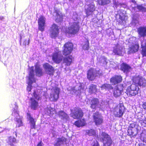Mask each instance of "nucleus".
Returning <instances> with one entry per match:
<instances>
[{"label":"nucleus","instance_id":"nucleus-1","mask_svg":"<svg viewBox=\"0 0 146 146\" xmlns=\"http://www.w3.org/2000/svg\"><path fill=\"white\" fill-rule=\"evenodd\" d=\"M73 49V44L70 42H68L64 44L63 46L62 51L63 54L66 56L63 57V62L66 66L70 65L72 62L73 58L72 55H70L72 52Z\"/></svg>","mask_w":146,"mask_h":146},{"label":"nucleus","instance_id":"nucleus-2","mask_svg":"<svg viewBox=\"0 0 146 146\" xmlns=\"http://www.w3.org/2000/svg\"><path fill=\"white\" fill-rule=\"evenodd\" d=\"M139 90L138 86L133 83L127 87L125 93L129 97L134 96L138 94Z\"/></svg>","mask_w":146,"mask_h":146},{"label":"nucleus","instance_id":"nucleus-3","mask_svg":"<svg viewBox=\"0 0 146 146\" xmlns=\"http://www.w3.org/2000/svg\"><path fill=\"white\" fill-rule=\"evenodd\" d=\"M71 111V116L74 119L81 118L84 116V113L83 110L79 107H75Z\"/></svg>","mask_w":146,"mask_h":146},{"label":"nucleus","instance_id":"nucleus-4","mask_svg":"<svg viewBox=\"0 0 146 146\" xmlns=\"http://www.w3.org/2000/svg\"><path fill=\"white\" fill-rule=\"evenodd\" d=\"M125 108L123 104L120 103L118 107L114 109L113 111V114L115 117L119 118L121 117L125 112Z\"/></svg>","mask_w":146,"mask_h":146},{"label":"nucleus","instance_id":"nucleus-5","mask_svg":"<svg viewBox=\"0 0 146 146\" xmlns=\"http://www.w3.org/2000/svg\"><path fill=\"white\" fill-rule=\"evenodd\" d=\"M133 83L139 86L145 87L146 86V80L140 75L133 76L132 79Z\"/></svg>","mask_w":146,"mask_h":146},{"label":"nucleus","instance_id":"nucleus-6","mask_svg":"<svg viewBox=\"0 0 146 146\" xmlns=\"http://www.w3.org/2000/svg\"><path fill=\"white\" fill-rule=\"evenodd\" d=\"M53 53L52 55V59L54 62L56 64L60 63L62 60L63 56L62 54L61 51L59 49Z\"/></svg>","mask_w":146,"mask_h":146},{"label":"nucleus","instance_id":"nucleus-7","mask_svg":"<svg viewBox=\"0 0 146 146\" xmlns=\"http://www.w3.org/2000/svg\"><path fill=\"white\" fill-rule=\"evenodd\" d=\"M93 118L94 122L96 126L101 125L104 122L103 117L98 111H96L93 113Z\"/></svg>","mask_w":146,"mask_h":146},{"label":"nucleus","instance_id":"nucleus-8","mask_svg":"<svg viewBox=\"0 0 146 146\" xmlns=\"http://www.w3.org/2000/svg\"><path fill=\"white\" fill-rule=\"evenodd\" d=\"M101 135L103 146H111L113 141L110 137L104 132H102Z\"/></svg>","mask_w":146,"mask_h":146},{"label":"nucleus","instance_id":"nucleus-9","mask_svg":"<svg viewBox=\"0 0 146 146\" xmlns=\"http://www.w3.org/2000/svg\"><path fill=\"white\" fill-rule=\"evenodd\" d=\"M50 37L52 38H55L58 36L59 33V29L56 24L53 23L50 28Z\"/></svg>","mask_w":146,"mask_h":146},{"label":"nucleus","instance_id":"nucleus-10","mask_svg":"<svg viewBox=\"0 0 146 146\" xmlns=\"http://www.w3.org/2000/svg\"><path fill=\"white\" fill-rule=\"evenodd\" d=\"M79 29L80 26L78 23L74 22L68 27V33L70 34L75 35L78 33Z\"/></svg>","mask_w":146,"mask_h":146},{"label":"nucleus","instance_id":"nucleus-11","mask_svg":"<svg viewBox=\"0 0 146 146\" xmlns=\"http://www.w3.org/2000/svg\"><path fill=\"white\" fill-rule=\"evenodd\" d=\"M125 14V11L122 9L119 10L118 13L119 16L118 20L117 21L118 24L122 25L125 22L126 20L127 19V17Z\"/></svg>","mask_w":146,"mask_h":146},{"label":"nucleus","instance_id":"nucleus-12","mask_svg":"<svg viewBox=\"0 0 146 146\" xmlns=\"http://www.w3.org/2000/svg\"><path fill=\"white\" fill-rule=\"evenodd\" d=\"M46 18L43 15H40L38 21V29L42 32L44 31L46 26Z\"/></svg>","mask_w":146,"mask_h":146},{"label":"nucleus","instance_id":"nucleus-13","mask_svg":"<svg viewBox=\"0 0 146 146\" xmlns=\"http://www.w3.org/2000/svg\"><path fill=\"white\" fill-rule=\"evenodd\" d=\"M123 80L122 77L120 75H115L110 79V82L113 85L120 83Z\"/></svg>","mask_w":146,"mask_h":146},{"label":"nucleus","instance_id":"nucleus-14","mask_svg":"<svg viewBox=\"0 0 146 146\" xmlns=\"http://www.w3.org/2000/svg\"><path fill=\"white\" fill-rule=\"evenodd\" d=\"M120 70L123 73H128L132 69L131 67L128 64L125 62H122L120 65Z\"/></svg>","mask_w":146,"mask_h":146},{"label":"nucleus","instance_id":"nucleus-15","mask_svg":"<svg viewBox=\"0 0 146 146\" xmlns=\"http://www.w3.org/2000/svg\"><path fill=\"white\" fill-rule=\"evenodd\" d=\"M96 74L95 72L94 69L92 68H90L87 71V79L90 81H93L95 79L96 76Z\"/></svg>","mask_w":146,"mask_h":146},{"label":"nucleus","instance_id":"nucleus-16","mask_svg":"<svg viewBox=\"0 0 146 146\" xmlns=\"http://www.w3.org/2000/svg\"><path fill=\"white\" fill-rule=\"evenodd\" d=\"M43 67L50 75H53L55 70L54 68L48 63H45L43 64Z\"/></svg>","mask_w":146,"mask_h":146},{"label":"nucleus","instance_id":"nucleus-17","mask_svg":"<svg viewBox=\"0 0 146 146\" xmlns=\"http://www.w3.org/2000/svg\"><path fill=\"white\" fill-rule=\"evenodd\" d=\"M54 93L53 94H50V99L51 101L56 102L57 101L59 98V89L57 87H55L54 89Z\"/></svg>","mask_w":146,"mask_h":146},{"label":"nucleus","instance_id":"nucleus-18","mask_svg":"<svg viewBox=\"0 0 146 146\" xmlns=\"http://www.w3.org/2000/svg\"><path fill=\"white\" fill-rule=\"evenodd\" d=\"M139 48L138 43L133 44L129 47L127 53L128 54L135 53L138 51Z\"/></svg>","mask_w":146,"mask_h":146},{"label":"nucleus","instance_id":"nucleus-19","mask_svg":"<svg viewBox=\"0 0 146 146\" xmlns=\"http://www.w3.org/2000/svg\"><path fill=\"white\" fill-rule=\"evenodd\" d=\"M54 13L56 14L55 21L57 23H61L63 20L64 15L60 11L58 10H54Z\"/></svg>","mask_w":146,"mask_h":146},{"label":"nucleus","instance_id":"nucleus-20","mask_svg":"<svg viewBox=\"0 0 146 146\" xmlns=\"http://www.w3.org/2000/svg\"><path fill=\"white\" fill-rule=\"evenodd\" d=\"M30 107L34 110H36L39 107L38 101L35 100L33 98L31 97L30 99Z\"/></svg>","mask_w":146,"mask_h":146},{"label":"nucleus","instance_id":"nucleus-21","mask_svg":"<svg viewBox=\"0 0 146 146\" xmlns=\"http://www.w3.org/2000/svg\"><path fill=\"white\" fill-rule=\"evenodd\" d=\"M99 104V100L97 98H93L90 101V107L92 109L96 110Z\"/></svg>","mask_w":146,"mask_h":146},{"label":"nucleus","instance_id":"nucleus-22","mask_svg":"<svg viewBox=\"0 0 146 146\" xmlns=\"http://www.w3.org/2000/svg\"><path fill=\"white\" fill-rule=\"evenodd\" d=\"M137 31L140 37H146V26L139 27L137 28Z\"/></svg>","mask_w":146,"mask_h":146},{"label":"nucleus","instance_id":"nucleus-23","mask_svg":"<svg viewBox=\"0 0 146 146\" xmlns=\"http://www.w3.org/2000/svg\"><path fill=\"white\" fill-rule=\"evenodd\" d=\"M88 7L86 11V13L87 17L90 15V13H93L95 10V5L93 3L89 4Z\"/></svg>","mask_w":146,"mask_h":146},{"label":"nucleus","instance_id":"nucleus-24","mask_svg":"<svg viewBox=\"0 0 146 146\" xmlns=\"http://www.w3.org/2000/svg\"><path fill=\"white\" fill-rule=\"evenodd\" d=\"M58 115L62 120H65L66 121L69 119V117L68 115L63 111L61 110L58 111Z\"/></svg>","mask_w":146,"mask_h":146},{"label":"nucleus","instance_id":"nucleus-25","mask_svg":"<svg viewBox=\"0 0 146 146\" xmlns=\"http://www.w3.org/2000/svg\"><path fill=\"white\" fill-rule=\"evenodd\" d=\"M79 119L74 122V124L78 127L84 126L86 124L85 119L84 118Z\"/></svg>","mask_w":146,"mask_h":146},{"label":"nucleus","instance_id":"nucleus-26","mask_svg":"<svg viewBox=\"0 0 146 146\" xmlns=\"http://www.w3.org/2000/svg\"><path fill=\"white\" fill-rule=\"evenodd\" d=\"M123 90L119 89L118 85H116L113 90V96L116 97H118L121 94Z\"/></svg>","mask_w":146,"mask_h":146},{"label":"nucleus","instance_id":"nucleus-27","mask_svg":"<svg viewBox=\"0 0 146 146\" xmlns=\"http://www.w3.org/2000/svg\"><path fill=\"white\" fill-rule=\"evenodd\" d=\"M113 52L115 55L120 56H123V48L121 47L118 46L117 45L115 46V47L113 48Z\"/></svg>","mask_w":146,"mask_h":146},{"label":"nucleus","instance_id":"nucleus-28","mask_svg":"<svg viewBox=\"0 0 146 146\" xmlns=\"http://www.w3.org/2000/svg\"><path fill=\"white\" fill-rule=\"evenodd\" d=\"M96 130L91 129L86 130V133L89 136L98 137V135Z\"/></svg>","mask_w":146,"mask_h":146},{"label":"nucleus","instance_id":"nucleus-29","mask_svg":"<svg viewBox=\"0 0 146 146\" xmlns=\"http://www.w3.org/2000/svg\"><path fill=\"white\" fill-rule=\"evenodd\" d=\"M35 67L36 75L39 77L42 76L43 75L42 69L40 68V65L36 64L35 65Z\"/></svg>","mask_w":146,"mask_h":146},{"label":"nucleus","instance_id":"nucleus-30","mask_svg":"<svg viewBox=\"0 0 146 146\" xmlns=\"http://www.w3.org/2000/svg\"><path fill=\"white\" fill-rule=\"evenodd\" d=\"M141 54L142 57L146 56V43L145 41H142L141 42Z\"/></svg>","mask_w":146,"mask_h":146},{"label":"nucleus","instance_id":"nucleus-31","mask_svg":"<svg viewBox=\"0 0 146 146\" xmlns=\"http://www.w3.org/2000/svg\"><path fill=\"white\" fill-rule=\"evenodd\" d=\"M16 140L14 137L10 136L8 137L7 143L8 145L11 146H14V144L16 143Z\"/></svg>","mask_w":146,"mask_h":146},{"label":"nucleus","instance_id":"nucleus-32","mask_svg":"<svg viewBox=\"0 0 146 146\" xmlns=\"http://www.w3.org/2000/svg\"><path fill=\"white\" fill-rule=\"evenodd\" d=\"M101 89L102 90H110L113 89V87L110 84H104L101 86Z\"/></svg>","mask_w":146,"mask_h":146},{"label":"nucleus","instance_id":"nucleus-33","mask_svg":"<svg viewBox=\"0 0 146 146\" xmlns=\"http://www.w3.org/2000/svg\"><path fill=\"white\" fill-rule=\"evenodd\" d=\"M30 71L29 75V80H34V79H35L34 78V70L33 67L32 66L30 68Z\"/></svg>","mask_w":146,"mask_h":146},{"label":"nucleus","instance_id":"nucleus-34","mask_svg":"<svg viewBox=\"0 0 146 146\" xmlns=\"http://www.w3.org/2000/svg\"><path fill=\"white\" fill-rule=\"evenodd\" d=\"M97 91L96 85L92 84L89 86V91L90 93H92L94 92H97Z\"/></svg>","mask_w":146,"mask_h":146},{"label":"nucleus","instance_id":"nucleus-35","mask_svg":"<svg viewBox=\"0 0 146 146\" xmlns=\"http://www.w3.org/2000/svg\"><path fill=\"white\" fill-rule=\"evenodd\" d=\"M98 4L104 6L109 4L111 0H97Z\"/></svg>","mask_w":146,"mask_h":146},{"label":"nucleus","instance_id":"nucleus-36","mask_svg":"<svg viewBox=\"0 0 146 146\" xmlns=\"http://www.w3.org/2000/svg\"><path fill=\"white\" fill-rule=\"evenodd\" d=\"M36 80L35 79H34V80H29L28 83V85L27 88V90L28 92H31L32 88V84L33 82H36Z\"/></svg>","mask_w":146,"mask_h":146},{"label":"nucleus","instance_id":"nucleus-37","mask_svg":"<svg viewBox=\"0 0 146 146\" xmlns=\"http://www.w3.org/2000/svg\"><path fill=\"white\" fill-rule=\"evenodd\" d=\"M67 140V139L65 137H61L58 138L57 139V140L56 144L54 145L55 146V145L58 144L60 145L61 143L62 144L63 142H65Z\"/></svg>","mask_w":146,"mask_h":146},{"label":"nucleus","instance_id":"nucleus-38","mask_svg":"<svg viewBox=\"0 0 146 146\" xmlns=\"http://www.w3.org/2000/svg\"><path fill=\"white\" fill-rule=\"evenodd\" d=\"M46 112L48 115H52L56 113V111L55 109L50 107L46 110Z\"/></svg>","mask_w":146,"mask_h":146},{"label":"nucleus","instance_id":"nucleus-39","mask_svg":"<svg viewBox=\"0 0 146 146\" xmlns=\"http://www.w3.org/2000/svg\"><path fill=\"white\" fill-rule=\"evenodd\" d=\"M31 128V129H35L36 128V121L34 119L32 118L29 120Z\"/></svg>","mask_w":146,"mask_h":146},{"label":"nucleus","instance_id":"nucleus-40","mask_svg":"<svg viewBox=\"0 0 146 146\" xmlns=\"http://www.w3.org/2000/svg\"><path fill=\"white\" fill-rule=\"evenodd\" d=\"M137 8L139 11L142 12H146V8L141 5H138L137 7Z\"/></svg>","mask_w":146,"mask_h":146},{"label":"nucleus","instance_id":"nucleus-41","mask_svg":"<svg viewBox=\"0 0 146 146\" xmlns=\"http://www.w3.org/2000/svg\"><path fill=\"white\" fill-rule=\"evenodd\" d=\"M33 97L37 101H38L41 99V97H40L38 94H37L36 91H34L33 93Z\"/></svg>","mask_w":146,"mask_h":146},{"label":"nucleus","instance_id":"nucleus-42","mask_svg":"<svg viewBox=\"0 0 146 146\" xmlns=\"http://www.w3.org/2000/svg\"><path fill=\"white\" fill-rule=\"evenodd\" d=\"M89 40H87L86 43L83 46V48L85 50H88L89 48Z\"/></svg>","mask_w":146,"mask_h":146},{"label":"nucleus","instance_id":"nucleus-43","mask_svg":"<svg viewBox=\"0 0 146 146\" xmlns=\"http://www.w3.org/2000/svg\"><path fill=\"white\" fill-rule=\"evenodd\" d=\"M17 124L16 125L17 127H19L23 125V123L22 120L20 119H18L17 121Z\"/></svg>","mask_w":146,"mask_h":146},{"label":"nucleus","instance_id":"nucleus-44","mask_svg":"<svg viewBox=\"0 0 146 146\" xmlns=\"http://www.w3.org/2000/svg\"><path fill=\"white\" fill-rule=\"evenodd\" d=\"M113 7L117 8L118 6L121 5V3L116 0H114L113 2Z\"/></svg>","mask_w":146,"mask_h":146},{"label":"nucleus","instance_id":"nucleus-45","mask_svg":"<svg viewBox=\"0 0 146 146\" xmlns=\"http://www.w3.org/2000/svg\"><path fill=\"white\" fill-rule=\"evenodd\" d=\"M92 146H100V144L97 140L93 141L92 144Z\"/></svg>","mask_w":146,"mask_h":146},{"label":"nucleus","instance_id":"nucleus-46","mask_svg":"<svg viewBox=\"0 0 146 146\" xmlns=\"http://www.w3.org/2000/svg\"><path fill=\"white\" fill-rule=\"evenodd\" d=\"M29 43V40H25L23 43V44L25 46H26L27 45H28Z\"/></svg>","mask_w":146,"mask_h":146},{"label":"nucleus","instance_id":"nucleus-47","mask_svg":"<svg viewBox=\"0 0 146 146\" xmlns=\"http://www.w3.org/2000/svg\"><path fill=\"white\" fill-rule=\"evenodd\" d=\"M142 106L143 109L146 110V101L142 104Z\"/></svg>","mask_w":146,"mask_h":146},{"label":"nucleus","instance_id":"nucleus-48","mask_svg":"<svg viewBox=\"0 0 146 146\" xmlns=\"http://www.w3.org/2000/svg\"><path fill=\"white\" fill-rule=\"evenodd\" d=\"M27 117L29 118V120L31 119L32 118H33L31 116V113H27Z\"/></svg>","mask_w":146,"mask_h":146},{"label":"nucleus","instance_id":"nucleus-49","mask_svg":"<svg viewBox=\"0 0 146 146\" xmlns=\"http://www.w3.org/2000/svg\"><path fill=\"white\" fill-rule=\"evenodd\" d=\"M43 143L42 141H40L37 144L36 146H43Z\"/></svg>","mask_w":146,"mask_h":146},{"label":"nucleus","instance_id":"nucleus-50","mask_svg":"<svg viewBox=\"0 0 146 146\" xmlns=\"http://www.w3.org/2000/svg\"><path fill=\"white\" fill-rule=\"evenodd\" d=\"M135 126V124L134 123H131L130 124L129 127L133 128Z\"/></svg>","mask_w":146,"mask_h":146},{"label":"nucleus","instance_id":"nucleus-51","mask_svg":"<svg viewBox=\"0 0 146 146\" xmlns=\"http://www.w3.org/2000/svg\"><path fill=\"white\" fill-rule=\"evenodd\" d=\"M75 87H72L71 88V89L70 90L71 91H72L73 92H74L76 91L75 89Z\"/></svg>","mask_w":146,"mask_h":146},{"label":"nucleus","instance_id":"nucleus-52","mask_svg":"<svg viewBox=\"0 0 146 146\" xmlns=\"http://www.w3.org/2000/svg\"><path fill=\"white\" fill-rule=\"evenodd\" d=\"M139 122L141 124L142 123H144V121L143 120H139Z\"/></svg>","mask_w":146,"mask_h":146},{"label":"nucleus","instance_id":"nucleus-53","mask_svg":"<svg viewBox=\"0 0 146 146\" xmlns=\"http://www.w3.org/2000/svg\"><path fill=\"white\" fill-rule=\"evenodd\" d=\"M131 1L134 3H136V1L135 0H131Z\"/></svg>","mask_w":146,"mask_h":146},{"label":"nucleus","instance_id":"nucleus-54","mask_svg":"<svg viewBox=\"0 0 146 146\" xmlns=\"http://www.w3.org/2000/svg\"><path fill=\"white\" fill-rule=\"evenodd\" d=\"M3 17H0V19L1 20H2L3 19Z\"/></svg>","mask_w":146,"mask_h":146},{"label":"nucleus","instance_id":"nucleus-55","mask_svg":"<svg viewBox=\"0 0 146 146\" xmlns=\"http://www.w3.org/2000/svg\"><path fill=\"white\" fill-rule=\"evenodd\" d=\"M141 146H146V145L144 144H143L141 145Z\"/></svg>","mask_w":146,"mask_h":146},{"label":"nucleus","instance_id":"nucleus-56","mask_svg":"<svg viewBox=\"0 0 146 146\" xmlns=\"http://www.w3.org/2000/svg\"><path fill=\"white\" fill-rule=\"evenodd\" d=\"M100 74L101 75H102V73H100Z\"/></svg>","mask_w":146,"mask_h":146}]
</instances>
